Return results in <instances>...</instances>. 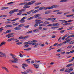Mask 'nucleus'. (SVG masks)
Instances as JSON below:
<instances>
[{
    "mask_svg": "<svg viewBox=\"0 0 74 74\" xmlns=\"http://www.w3.org/2000/svg\"><path fill=\"white\" fill-rule=\"evenodd\" d=\"M25 3H25L26 4L24 5V6H27L28 5H32L34 3H36V1H32L27 3V2H25Z\"/></svg>",
    "mask_w": 74,
    "mask_h": 74,
    "instance_id": "f257e3e1",
    "label": "nucleus"
},
{
    "mask_svg": "<svg viewBox=\"0 0 74 74\" xmlns=\"http://www.w3.org/2000/svg\"><path fill=\"white\" fill-rule=\"evenodd\" d=\"M18 60V59L15 58L14 60H10L9 61L11 63H17V61Z\"/></svg>",
    "mask_w": 74,
    "mask_h": 74,
    "instance_id": "f03ea898",
    "label": "nucleus"
},
{
    "mask_svg": "<svg viewBox=\"0 0 74 74\" xmlns=\"http://www.w3.org/2000/svg\"><path fill=\"white\" fill-rule=\"evenodd\" d=\"M26 11V9H21V10H20L18 11L19 13L17 14V15H22V12H24Z\"/></svg>",
    "mask_w": 74,
    "mask_h": 74,
    "instance_id": "7ed1b4c3",
    "label": "nucleus"
},
{
    "mask_svg": "<svg viewBox=\"0 0 74 74\" xmlns=\"http://www.w3.org/2000/svg\"><path fill=\"white\" fill-rule=\"evenodd\" d=\"M26 18V17H24L19 21L20 23H24L25 22V20H24Z\"/></svg>",
    "mask_w": 74,
    "mask_h": 74,
    "instance_id": "20e7f679",
    "label": "nucleus"
},
{
    "mask_svg": "<svg viewBox=\"0 0 74 74\" xmlns=\"http://www.w3.org/2000/svg\"><path fill=\"white\" fill-rule=\"evenodd\" d=\"M18 9H15L14 10H12L10 12H9V13L10 14H13L14 13V12H18Z\"/></svg>",
    "mask_w": 74,
    "mask_h": 74,
    "instance_id": "39448f33",
    "label": "nucleus"
},
{
    "mask_svg": "<svg viewBox=\"0 0 74 74\" xmlns=\"http://www.w3.org/2000/svg\"><path fill=\"white\" fill-rule=\"evenodd\" d=\"M28 37H29V36H28L27 35L25 36L24 37H23V36H20L18 38V39H25L26 38H28Z\"/></svg>",
    "mask_w": 74,
    "mask_h": 74,
    "instance_id": "423d86ee",
    "label": "nucleus"
},
{
    "mask_svg": "<svg viewBox=\"0 0 74 74\" xmlns=\"http://www.w3.org/2000/svg\"><path fill=\"white\" fill-rule=\"evenodd\" d=\"M1 68L2 69L5 70L7 73H9V71H8V69L7 68L4 66H2Z\"/></svg>",
    "mask_w": 74,
    "mask_h": 74,
    "instance_id": "0eeeda50",
    "label": "nucleus"
},
{
    "mask_svg": "<svg viewBox=\"0 0 74 74\" xmlns=\"http://www.w3.org/2000/svg\"><path fill=\"white\" fill-rule=\"evenodd\" d=\"M32 44V45H35L34 46V48H36V47L39 44L38 43H33Z\"/></svg>",
    "mask_w": 74,
    "mask_h": 74,
    "instance_id": "6e6552de",
    "label": "nucleus"
},
{
    "mask_svg": "<svg viewBox=\"0 0 74 74\" xmlns=\"http://www.w3.org/2000/svg\"><path fill=\"white\" fill-rule=\"evenodd\" d=\"M33 65L35 69H38L39 67V65L37 64H34Z\"/></svg>",
    "mask_w": 74,
    "mask_h": 74,
    "instance_id": "1a4fd4ad",
    "label": "nucleus"
},
{
    "mask_svg": "<svg viewBox=\"0 0 74 74\" xmlns=\"http://www.w3.org/2000/svg\"><path fill=\"white\" fill-rule=\"evenodd\" d=\"M14 29L16 30H21V28L19 27H16L14 28Z\"/></svg>",
    "mask_w": 74,
    "mask_h": 74,
    "instance_id": "9d476101",
    "label": "nucleus"
},
{
    "mask_svg": "<svg viewBox=\"0 0 74 74\" xmlns=\"http://www.w3.org/2000/svg\"><path fill=\"white\" fill-rule=\"evenodd\" d=\"M9 8L8 7H3L1 8V10H5V9H8Z\"/></svg>",
    "mask_w": 74,
    "mask_h": 74,
    "instance_id": "9b49d317",
    "label": "nucleus"
},
{
    "mask_svg": "<svg viewBox=\"0 0 74 74\" xmlns=\"http://www.w3.org/2000/svg\"><path fill=\"white\" fill-rule=\"evenodd\" d=\"M5 43H6L5 42H3L0 44V46L1 47V46H3V45H5Z\"/></svg>",
    "mask_w": 74,
    "mask_h": 74,
    "instance_id": "f8f14e48",
    "label": "nucleus"
},
{
    "mask_svg": "<svg viewBox=\"0 0 74 74\" xmlns=\"http://www.w3.org/2000/svg\"><path fill=\"white\" fill-rule=\"evenodd\" d=\"M34 11V10H33L30 11H29V12H26L27 14H29L31 12H33V11Z\"/></svg>",
    "mask_w": 74,
    "mask_h": 74,
    "instance_id": "ddd939ff",
    "label": "nucleus"
},
{
    "mask_svg": "<svg viewBox=\"0 0 74 74\" xmlns=\"http://www.w3.org/2000/svg\"><path fill=\"white\" fill-rule=\"evenodd\" d=\"M51 12V11L50 10H47L45 12V14H49Z\"/></svg>",
    "mask_w": 74,
    "mask_h": 74,
    "instance_id": "4468645a",
    "label": "nucleus"
},
{
    "mask_svg": "<svg viewBox=\"0 0 74 74\" xmlns=\"http://www.w3.org/2000/svg\"><path fill=\"white\" fill-rule=\"evenodd\" d=\"M40 10L38 9L36 10H35L34 12H32V14H34V13H36V12H38V11H39Z\"/></svg>",
    "mask_w": 74,
    "mask_h": 74,
    "instance_id": "2eb2a0df",
    "label": "nucleus"
},
{
    "mask_svg": "<svg viewBox=\"0 0 74 74\" xmlns=\"http://www.w3.org/2000/svg\"><path fill=\"white\" fill-rule=\"evenodd\" d=\"M52 26H59V24L58 23H56L52 25Z\"/></svg>",
    "mask_w": 74,
    "mask_h": 74,
    "instance_id": "dca6fc26",
    "label": "nucleus"
},
{
    "mask_svg": "<svg viewBox=\"0 0 74 74\" xmlns=\"http://www.w3.org/2000/svg\"><path fill=\"white\" fill-rule=\"evenodd\" d=\"M2 55H3L2 57H3L5 58H6V55H5V54L4 53H3L2 54Z\"/></svg>",
    "mask_w": 74,
    "mask_h": 74,
    "instance_id": "f3484780",
    "label": "nucleus"
},
{
    "mask_svg": "<svg viewBox=\"0 0 74 74\" xmlns=\"http://www.w3.org/2000/svg\"><path fill=\"white\" fill-rule=\"evenodd\" d=\"M43 23L45 25H47V24H49V22L48 21H45Z\"/></svg>",
    "mask_w": 74,
    "mask_h": 74,
    "instance_id": "a211bd4d",
    "label": "nucleus"
},
{
    "mask_svg": "<svg viewBox=\"0 0 74 74\" xmlns=\"http://www.w3.org/2000/svg\"><path fill=\"white\" fill-rule=\"evenodd\" d=\"M44 8H45V7L44 6L41 7H40V8H39V10H42L43 9H44Z\"/></svg>",
    "mask_w": 74,
    "mask_h": 74,
    "instance_id": "6ab92c4d",
    "label": "nucleus"
},
{
    "mask_svg": "<svg viewBox=\"0 0 74 74\" xmlns=\"http://www.w3.org/2000/svg\"><path fill=\"white\" fill-rule=\"evenodd\" d=\"M70 37H74V34L73 35H71L68 36L67 38H70Z\"/></svg>",
    "mask_w": 74,
    "mask_h": 74,
    "instance_id": "aec40b11",
    "label": "nucleus"
},
{
    "mask_svg": "<svg viewBox=\"0 0 74 74\" xmlns=\"http://www.w3.org/2000/svg\"><path fill=\"white\" fill-rule=\"evenodd\" d=\"M62 51H63L61 49H60L57 51V52H62Z\"/></svg>",
    "mask_w": 74,
    "mask_h": 74,
    "instance_id": "412c9836",
    "label": "nucleus"
},
{
    "mask_svg": "<svg viewBox=\"0 0 74 74\" xmlns=\"http://www.w3.org/2000/svg\"><path fill=\"white\" fill-rule=\"evenodd\" d=\"M29 47V45L28 44H26L23 46V47L24 48H27V47Z\"/></svg>",
    "mask_w": 74,
    "mask_h": 74,
    "instance_id": "4be33fe9",
    "label": "nucleus"
},
{
    "mask_svg": "<svg viewBox=\"0 0 74 74\" xmlns=\"http://www.w3.org/2000/svg\"><path fill=\"white\" fill-rule=\"evenodd\" d=\"M73 65V64H68L66 66V67H69Z\"/></svg>",
    "mask_w": 74,
    "mask_h": 74,
    "instance_id": "5701e85b",
    "label": "nucleus"
},
{
    "mask_svg": "<svg viewBox=\"0 0 74 74\" xmlns=\"http://www.w3.org/2000/svg\"><path fill=\"white\" fill-rule=\"evenodd\" d=\"M40 16V14H38L37 15H36L35 16V18H38V17Z\"/></svg>",
    "mask_w": 74,
    "mask_h": 74,
    "instance_id": "b1692460",
    "label": "nucleus"
},
{
    "mask_svg": "<svg viewBox=\"0 0 74 74\" xmlns=\"http://www.w3.org/2000/svg\"><path fill=\"white\" fill-rule=\"evenodd\" d=\"M35 23L36 24H38V25H40V23H41V22L40 21H36V23Z\"/></svg>",
    "mask_w": 74,
    "mask_h": 74,
    "instance_id": "393cba45",
    "label": "nucleus"
},
{
    "mask_svg": "<svg viewBox=\"0 0 74 74\" xmlns=\"http://www.w3.org/2000/svg\"><path fill=\"white\" fill-rule=\"evenodd\" d=\"M15 3V1L11 2L9 3H7V4L8 5V4H14Z\"/></svg>",
    "mask_w": 74,
    "mask_h": 74,
    "instance_id": "a878e982",
    "label": "nucleus"
},
{
    "mask_svg": "<svg viewBox=\"0 0 74 74\" xmlns=\"http://www.w3.org/2000/svg\"><path fill=\"white\" fill-rule=\"evenodd\" d=\"M25 26V25L24 24H21L18 25V27H22V26Z\"/></svg>",
    "mask_w": 74,
    "mask_h": 74,
    "instance_id": "bb28decb",
    "label": "nucleus"
},
{
    "mask_svg": "<svg viewBox=\"0 0 74 74\" xmlns=\"http://www.w3.org/2000/svg\"><path fill=\"white\" fill-rule=\"evenodd\" d=\"M22 65H23V66L24 67H27L28 66V65L26 64H22Z\"/></svg>",
    "mask_w": 74,
    "mask_h": 74,
    "instance_id": "cd10ccee",
    "label": "nucleus"
},
{
    "mask_svg": "<svg viewBox=\"0 0 74 74\" xmlns=\"http://www.w3.org/2000/svg\"><path fill=\"white\" fill-rule=\"evenodd\" d=\"M30 6H24L23 7V8H29Z\"/></svg>",
    "mask_w": 74,
    "mask_h": 74,
    "instance_id": "c85d7f7f",
    "label": "nucleus"
},
{
    "mask_svg": "<svg viewBox=\"0 0 74 74\" xmlns=\"http://www.w3.org/2000/svg\"><path fill=\"white\" fill-rule=\"evenodd\" d=\"M53 8H57V7H59V5H53Z\"/></svg>",
    "mask_w": 74,
    "mask_h": 74,
    "instance_id": "c756f323",
    "label": "nucleus"
},
{
    "mask_svg": "<svg viewBox=\"0 0 74 74\" xmlns=\"http://www.w3.org/2000/svg\"><path fill=\"white\" fill-rule=\"evenodd\" d=\"M67 0H62L60 1V2H66Z\"/></svg>",
    "mask_w": 74,
    "mask_h": 74,
    "instance_id": "7c9ffc66",
    "label": "nucleus"
},
{
    "mask_svg": "<svg viewBox=\"0 0 74 74\" xmlns=\"http://www.w3.org/2000/svg\"><path fill=\"white\" fill-rule=\"evenodd\" d=\"M49 9H53V5H52L51 7L49 6L48 7Z\"/></svg>",
    "mask_w": 74,
    "mask_h": 74,
    "instance_id": "2f4dec72",
    "label": "nucleus"
},
{
    "mask_svg": "<svg viewBox=\"0 0 74 74\" xmlns=\"http://www.w3.org/2000/svg\"><path fill=\"white\" fill-rule=\"evenodd\" d=\"M36 42H37V41L36 40H33L31 41V42L33 43V42L36 43Z\"/></svg>",
    "mask_w": 74,
    "mask_h": 74,
    "instance_id": "473e14b6",
    "label": "nucleus"
},
{
    "mask_svg": "<svg viewBox=\"0 0 74 74\" xmlns=\"http://www.w3.org/2000/svg\"><path fill=\"white\" fill-rule=\"evenodd\" d=\"M65 31H66V30H62L61 31H60V33H64V32H65Z\"/></svg>",
    "mask_w": 74,
    "mask_h": 74,
    "instance_id": "72a5a7b5",
    "label": "nucleus"
},
{
    "mask_svg": "<svg viewBox=\"0 0 74 74\" xmlns=\"http://www.w3.org/2000/svg\"><path fill=\"white\" fill-rule=\"evenodd\" d=\"M22 44V42H18L17 43H16V45H20L21 44Z\"/></svg>",
    "mask_w": 74,
    "mask_h": 74,
    "instance_id": "f704fd0d",
    "label": "nucleus"
},
{
    "mask_svg": "<svg viewBox=\"0 0 74 74\" xmlns=\"http://www.w3.org/2000/svg\"><path fill=\"white\" fill-rule=\"evenodd\" d=\"M22 44V42H18L17 43H16V45H20L21 44Z\"/></svg>",
    "mask_w": 74,
    "mask_h": 74,
    "instance_id": "c9c22d12",
    "label": "nucleus"
},
{
    "mask_svg": "<svg viewBox=\"0 0 74 74\" xmlns=\"http://www.w3.org/2000/svg\"><path fill=\"white\" fill-rule=\"evenodd\" d=\"M33 18H34V17L33 16L30 17L29 18L27 19V20H30V19H33Z\"/></svg>",
    "mask_w": 74,
    "mask_h": 74,
    "instance_id": "e433bc0d",
    "label": "nucleus"
},
{
    "mask_svg": "<svg viewBox=\"0 0 74 74\" xmlns=\"http://www.w3.org/2000/svg\"><path fill=\"white\" fill-rule=\"evenodd\" d=\"M11 32V30H8L6 31V33H10Z\"/></svg>",
    "mask_w": 74,
    "mask_h": 74,
    "instance_id": "4c0bfd02",
    "label": "nucleus"
},
{
    "mask_svg": "<svg viewBox=\"0 0 74 74\" xmlns=\"http://www.w3.org/2000/svg\"><path fill=\"white\" fill-rule=\"evenodd\" d=\"M3 27H2L1 28H0V32H1V31H3V30H4V29H3Z\"/></svg>",
    "mask_w": 74,
    "mask_h": 74,
    "instance_id": "58836bf2",
    "label": "nucleus"
},
{
    "mask_svg": "<svg viewBox=\"0 0 74 74\" xmlns=\"http://www.w3.org/2000/svg\"><path fill=\"white\" fill-rule=\"evenodd\" d=\"M29 27V25L24 26V27H25V29L28 28V27Z\"/></svg>",
    "mask_w": 74,
    "mask_h": 74,
    "instance_id": "ea45409f",
    "label": "nucleus"
},
{
    "mask_svg": "<svg viewBox=\"0 0 74 74\" xmlns=\"http://www.w3.org/2000/svg\"><path fill=\"white\" fill-rule=\"evenodd\" d=\"M25 3H26V2H24L23 3H20L19 4V5H23L25 4Z\"/></svg>",
    "mask_w": 74,
    "mask_h": 74,
    "instance_id": "a19ab883",
    "label": "nucleus"
},
{
    "mask_svg": "<svg viewBox=\"0 0 74 74\" xmlns=\"http://www.w3.org/2000/svg\"><path fill=\"white\" fill-rule=\"evenodd\" d=\"M32 31H30L28 32H27V33L28 34H29V33H32Z\"/></svg>",
    "mask_w": 74,
    "mask_h": 74,
    "instance_id": "79ce46f5",
    "label": "nucleus"
},
{
    "mask_svg": "<svg viewBox=\"0 0 74 74\" xmlns=\"http://www.w3.org/2000/svg\"><path fill=\"white\" fill-rule=\"evenodd\" d=\"M71 40V38L69 39L66 40L67 41V42H70V41Z\"/></svg>",
    "mask_w": 74,
    "mask_h": 74,
    "instance_id": "37998d69",
    "label": "nucleus"
},
{
    "mask_svg": "<svg viewBox=\"0 0 74 74\" xmlns=\"http://www.w3.org/2000/svg\"><path fill=\"white\" fill-rule=\"evenodd\" d=\"M56 37V36L55 35H53L51 36L52 38H54Z\"/></svg>",
    "mask_w": 74,
    "mask_h": 74,
    "instance_id": "c03bdc74",
    "label": "nucleus"
},
{
    "mask_svg": "<svg viewBox=\"0 0 74 74\" xmlns=\"http://www.w3.org/2000/svg\"><path fill=\"white\" fill-rule=\"evenodd\" d=\"M37 8H40V7H39V6H37V7H36L34 8L35 10H36V9H37Z\"/></svg>",
    "mask_w": 74,
    "mask_h": 74,
    "instance_id": "a18cd8bd",
    "label": "nucleus"
},
{
    "mask_svg": "<svg viewBox=\"0 0 74 74\" xmlns=\"http://www.w3.org/2000/svg\"><path fill=\"white\" fill-rule=\"evenodd\" d=\"M44 45H45V44L44 43H43L41 45L40 47H44Z\"/></svg>",
    "mask_w": 74,
    "mask_h": 74,
    "instance_id": "49530a36",
    "label": "nucleus"
},
{
    "mask_svg": "<svg viewBox=\"0 0 74 74\" xmlns=\"http://www.w3.org/2000/svg\"><path fill=\"white\" fill-rule=\"evenodd\" d=\"M63 29V27H62L61 28H60L59 29H58V30H62V29Z\"/></svg>",
    "mask_w": 74,
    "mask_h": 74,
    "instance_id": "de8ad7c7",
    "label": "nucleus"
},
{
    "mask_svg": "<svg viewBox=\"0 0 74 74\" xmlns=\"http://www.w3.org/2000/svg\"><path fill=\"white\" fill-rule=\"evenodd\" d=\"M59 11H60V10H55L53 11V12H59Z\"/></svg>",
    "mask_w": 74,
    "mask_h": 74,
    "instance_id": "09e8293b",
    "label": "nucleus"
},
{
    "mask_svg": "<svg viewBox=\"0 0 74 74\" xmlns=\"http://www.w3.org/2000/svg\"><path fill=\"white\" fill-rule=\"evenodd\" d=\"M19 25L18 23L13 24V26H16V25Z\"/></svg>",
    "mask_w": 74,
    "mask_h": 74,
    "instance_id": "8fccbe9b",
    "label": "nucleus"
},
{
    "mask_svg": "<svg viewBox=\"0 0 74 74\" xmlns=\"http://www.w3.org/2000/svg\"><path fill=\"white\" fill-rule=\"evenodd\" d=\"M62 45V43H60L57 45V47H59V46H61Z\"/></svg>",
    "mask_w": 74,
    "mask_h": 74,
    "instance_id": "3c124183",
    "label": "nucleus"
},
{
    "mask_svg": "<svg viewBox=\"0 0 74 74\" xmlns=\"http://www.w3.org/2000/svg\"><path fill=\"white\" fill-rule=\"evenodd\" d=\"M30 69H27L26 71L27 73H29V72H30Z\"/></svg>",
    "mask_w": 74,
    "mask_h": 74,
    "instance_id": "603ef678",
    "label": "nucleus"
},
{
    "mask_svg": "<svg viewBox=\"0 0 74 74\" xmlns=\"http://www.w3.org/2000/svg\"><path fill=\"white\" fill-rule=\"evenodd\" d=\"M33 32H38V29H35L33 30Z\"/></svg>",
    "mask_w": 74,
    "mask_h": 74,
    "instance_id": "864d4df0",
    "label": "nucleus"
},
{
    "mask_svg": "<svg viewBox=\"0 0 74 74\" xmlns=\"http://www.w3.org/2000/svg\"><path fill=\"white\" fill-rule=\"evenodd\" d=\"M22 15L23 16H24V15H25V16H26V15H27V14L26 13H24L22 14Z\"/></svg>",
    "mask_w": 74,
    "mask_h": 74,
    "instance_id": "5fc2aeb1",
    "label": "nucleus"
},
{
    "mask_svg": "<svg viewBox=\"0 0 74 74\" xmlns=\"http://www.w3.org/2000/svg\"><path fill=\"white\" fill-rule=\"evenodd\" d=\"M55 20H56V18H51V21H55Z\"/></svg>",
    "mask_w": 74,
    "mask_h": 74,
    "instance_id": "6e6d98bb",
    "label": "nucleus"
},
{
    "mask_svg": "<svg viewBox=\"0 0 74 74\" xmlns=\"http://www.w3.org/2000/svg\"><path fill=\"white\" fill-rule=\"evenodd\" d=\"M38 26V25L37 24H36L34 25V27H37V26Z\"/></svg>",
    "mask_w": 74,
    "mask_h": 74,
    "instance_id": "4d7b16f0",
    "label": "nucleus"
},
{
    "mask_svg": "<svg viewBox=\"0 0 74 74\" xmlns=\"http://www.w3.org/2000/svg\"><path fill=\"white\" fill-rule=\"evenodd\" d=\"M15 55H14L13 56H12V58L13 59H15V58L16 59V58H15Z\"/></svg>",
    "mask_w": 74,
    "mask_h": 74,
    "instance_id": "13d9d810",
    "label": "nucleus"
},
{
    "mask_svg": "<svg viewBox=\"0 0 74 74\" xmlns=\"http://www.w3.org/2000/svg\"><path fill=\"white\" fill-rule=\"evenodd\" d=\"M46 20L47 21H49L50 20V21H51V18H49L47 19H46Z\"/></svg>",
    "mask_w": 74,
    "mask_h": 74,
    "instance_id": "bf43d9fd",
    "label": "nucleus"
},
{
    "mask_svg": "<svg viewBox=\"0 0 74 74\" xmlns=\"http://www.w3.org/2000/svg\"><path fill=\"white\" fill-rule=\"evenodd\" d=\"M19 56H20L21 57V58H22V57H23V55H22V54L21 53H20V55H19Z\"/></svg>",
    "mask_w": 74,
    "mask_h": 74,
    "instance_id": "052dcab7",
    "label": "nucleus"
},
{
    "mask_svg": "<svg viewBox=\"0 0 74 74\" xmlns=\"http://www.w3.org/2000/svg\"><path fill=\"white\" fill-rule=\"evenodd\" d=\"M73 60H74L72 59L71 60H69V62H72V61H73Z\"/></svg>",
    "mask_w": 74,
    "mask_h": 74,
    "instance_id": "680f3d73",
    "label": "nucleus"
},
{
    "mask_svg": "<svg viewBox=\"0 0 74 74\" xmlns=\"http://www.w3.org/2000/svg\"><path fill=\"white\" fill-rule=\"evenodd\" d=\"M44 10H48V9H49L48 8V7H46V8H45Z\"/></svg>",
    "mask_w": 74,
    "mask_h": 74,
    "instance_id": "e2e57ef3",
    "label": "nucleus"
},
{
    "mask_svg": "<svg viewBox=\"0 0 74 74\" xmlns=\"http://www.w3.org/2000/svg\"><path fill=\"white\" fill-rule=\"evenodd\" d=\"M64 68H63L60 69V71H63L64 70Z\"/></svg>",
    "mask_w": 74,
    "mask_h": 74,
    "instance_id": "0e129e2a",
    "label": "nucleus"
},
{
    "mask_svg": "<svg viewBox=\"0 0 74 74\" xmlns=\"http://www.w3.org/2000/svg\"><path fill=\"white\" fill-rule=\"evenodd\" d=\"M69 36V34H66L64 35V37H67V36Z\"/></svg>",
    "mask_w": 74,
    "mask_h": 74,
    "instance_id": "69168bd1",
    "label": "nucleus"
},
{
    "mask_svg": "<svg viewBox=\"0 0 74 74\" xmlns=\"http://www.w3.org/2000/svg\"><path fill=\"white\" fill-rule=\"evenodd\" d=\"M58 44V43H56L54 44L53 45V46H56V45H57Z\"/></svg>",
    "mask_w": 74,
    "mask_h": 74,
    "instance_id": "338daca9",
    "label": "nucleus"
},
{
    "mask_svg": "<svg viewBox=\"0 0 74 74\" xmlns=\"http://www.w3.org/2000/svg\"><path fill=\"white\" fill-rule=\"evenodd\" d=\"M47 26H52V24H49L47 25Z\"/></svg>",
    "mask_w": 74,
    "mask_h": 74,
    "instance_id": "774afa93",
    "label": "nucleus"
}]
</instances>
